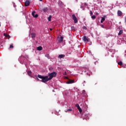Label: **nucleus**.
<instances>
[{"label":"nucleus","instance_id":"obj_1","mask_svg":"<svg viewBox=\"0 0 126 126\" xmlns=\"http://www.w3.org/2000/svg\"><path fill=\"white\" fill-rule=\"evenodd\" d=\"M37 77H38V78H40V79H41V80H40V81L41 82H43V83L48 82V81H50V80H49V76H43L41 75H38Z\"/></svg>","mask_w":126,"mask_h":126},{"label":"nucleus","instance_id":"obj_2","mask_svg":"<svg viewBox=\"0 0 126 126\" xmlns=\"http://www.w3.org/2000/svg\"><path fill=\"white\" fill-rule=\"evenodd\" d=\"M48 76L49 77V78H48V79L49 80H52V79H53V77H56V76H57V72H53L52 73H49L48 74Z\"/></svg>","mask_w":126,"mask_h":126},{"label":"nucleus","instance_id":"obj_3","mask_svg":"<svg viewBox=\"0 0 126 126\" xmlns=\"http://www.w3.org/2000/svg\"><path fill=\"white\" fill-rule=\"evenodd\" d=\"M72 18L74 20V22L75 23H77L78 22V21L77 20V18L75 16V15L73 14L72 15Z\"/></svg>","mask_w":126,"mask_h":126},{"label":"nucleus","instance_id":"obj_4","mask_svg":"<svg viewBox=\"0 0 126 126\" xmlns=\"http://www.w3.org/2000/svg\"><path fill=\"white\" fill-rule=\"evenodd\" d=\"M82 39L83 41L86 42V43H87V42H89V40H90V39L86 36H84Z\"/></svg>","mask_w":126,"mask_h":126},{"label":"nucleus","instance_id":"obj_5","mask_svg":"<svg viewBox=\"0 0 126 126\" xmlns=\"http://www.w3.org/2000/svg\"><path fill=\"white\" fill-rule=\"evenodd\" d=\"M35 13H36V12L35 11H33L32 13V14L33 16V17H35V18H37L38 17V14L35 15Z\"/></svg>","mask_w":126,"mask_h":126},{"label":"nucleus","instance_id":"obj_6","mask_svg":"<svg viewBox=\"0 0 126 126\" xmlns=\"http://www.w3.org/2000/svg\"><path fill=\"white\" fill-rule=\"evenodd\" d=\"M25 6H29L30 5V0H27L26 1L25 3Z\"/></svg>","mask_w":126,"mask_h":126},{"label":"nucleus","instance_id":"obj_7","mask_svg":"<svg viewBox=\"0 0 126 126\" xmlns=\"http://www.w3.org/2000/svg\"><path fill=\"white\" fill-rule=\"evenodd\" d=\"M71 83H74V81L73 80L69 79V81L67 82V84H71Z\"/></svg>","mask_w":126,"mask_h":126},{"label":"nucleus","instance_id":"obj_8","mask_svg":"<svg viewBox=\"0 0 126 126\" xmlns=\"http://www.w3.org/2000/svg\"><path fill=\"white\" fill-rule=\"evenodd\" d=\"M48 10H49V8L48 7H44L43 8V12H48Z\"/></svg>","mask_w":126,"mask_h":126},{"label":"nucleus","instance_id":"obj_9","mask_svg":"<svg viewBox=\"0 0 126 126\" xmlns=\"http://www.w3.org/2000/svg\"><path fill=\"white\" fill-rule=\"evenodd\" d=\"M117 14L118 16H122V15H123V12H122L121 10H118Z\"/></svg>","mask_w":126,"mask_h":126},{"label":"nucleus","instance_id":"obj_10","mask_svg":"<svg viewBox=\"0 0 126 126\" xmlns=\"http://www.w3.org/2000/svg\"><path fill=\"white\" fill-rule=\"evenodd\" d=\"M64 57H65V55L61 54L59 55L58 58H59V59H63V58H64Z\"/></svg>","mask_w":126,"mask_h":126},{"label":"nucleus","instance_id":"obj_11","mask_svg":"<svg viewBox=\"0 0 126 126\" xmlns=\"http://www.w3.org/2000/svg\"><path fill=\"white\" fill-rule=\"evenodd\" d=\"M106 18V16H104L103 17L101 18V20L100 21L101 23H103L104 21H105V19Z\"/></svg>","mask_w":126,"mask_h":126},{"label":"nucleus","instance_id":"obj_12","mask_svg":"<svg viewBox=\"0 0 126 126\" xmlns=\"http://www.w3.org/2000/svg\"><path fill=\"white\" fill-rule=\"evenodd\" d=\"M63 37L61 36V37H60V39L59 40V42L60 43H62V42H63Z\"/></svg>","mask_w":126,"mask_h":126},{"label":"nucleus","instance_id":"obj_13","mask_svg":"<svg viewBox=\"0 0 126 126\" xmlns=\"http://www.w3.org/2000/svg\"><path fill=\"white\" fill-rule=\"evenodd\" d=\"M37 51H42L43 50V47L42 46H39L37 48Z\"/></svg>","mask_w":126,"mask_h":126},{"label":"nucleus","instance_id":"obj_14","mask_svg":"<svg viewBox=\"0 0 126 126\" xmlns=\"http://www.w3.org/2000/svg\"><path fill=\"white\" fill-rule=\"evenodd\" d=\"M32 35V38H35L36 37V33L32 32L31 33Z\"/></svg>","mask_w":126,"mask_h":126},{"label":"nucleus","instance_id":"obj_15","mask_svg":"<svg viewBox=\"0 0 126 126\" xmlns=\"http://www.w3.org/2000/svg\"><path fill=\"white\" fill-rule=\"evenodd\" d=\"M28 74L29 75V76H31L32 72L31 71H28Z\"/></svg>","mask_w":126,"mask_h":126},{"label":"nucleus","instance_id":"obj_16","mask_svg":"<svg viewBox=\"0 0 126 126\" xmlns=\"http://www.w3.org/2000/svg\"><path fill=\"white\" fill-rule=\"evenodd\" d=\"M48 21H51V20H52V16L51 15L49 16V17L48 18Z\"/></svg>","mask_w":126,"mask_h":126},{"label":"nucleus","instance_id":"obj_17","mask_svg":"<svg viewBox=\"0 0 126 126\" xmlns=\"http://www.w3.org/2000/svg\"><path fill=\"white\" fill-rule=\"evenodd\" d=\"M123 30H121L119 31V32L118 33V35H122V34H123Z\"/></svg>","mask_w":126,"mask_h":126},{"label":"nucleus","instance_id":"obj_18","mask_svg":"<svg viewBox=\"0 0 126 126\" xmlns=\"http://www.w3.org/2000/svg\"><path fill=\"white\" fill-rule=\"evenodd\" d=\"M118 64H119V65H123V62L122 61L118 62Z\"/></svg>","mask_w":126,"mask_h":126},{"label":"nucleus","instance_id":"obj_19","mask_svg":"<svg viewBox=\"0 0 126 126\" xmlns=\"http://www.w3.org/2000/svg\"><path fill=\"white\" fill-rule=\"evenodd\" d=\"M75 106H76V107L78 109H79V108H80V106L78 104H76L75 105Z\"/></svg>","mask_w":126,"mask_h":126},{"label":"nucleus","instance_id":"obj_20","mask_svg":"<svg viewBox=\"0 0 126 126\" xmlns=\"http://www.w3.org/2000/svg\"><path fill=\"white\" fill-rule=\"evenodd\" d=\"M80 113H82V109H81V108L80 107V108L78 109Z\"/></svg>","mask_w":126,"mask_h":126},{"label":"nucleus","instance_id":"obj_21","mask_svg":"<svg viewBox=\"0 0 126 126\" xmlns=\"http://www.w3.org/2000/svg\"><path fill=\"white\" fill-rule=\"evenodd\" d=\"M92 19H95V18H96V16L95 15L92 16Z\"/></svg>","mask_w":126,"mask_h":126},{"label":"nucleus","instance_id":"obj_22","mask_svg":"<svg viewBox=\"0 0 126 126\" xmlns=\"http://www.w3.org/2000/svg\"><path fill=\"white\" fill-rule=\"evenodd\" d=\"M71 28L72 30H75V27L74 26H72Z\"/></svg>","mask_w":126,"mask_h":126},{"label":"nucleus","instance_id":"obj_23","mask_svg":"<svg viewBox=\"0 0 126 126\" xmlns=\"http://www.w3.org/2000/svg\"><path fill=\"white\" fill-rule=\"evenodd\" d=\"M13 48H14V47H13V45L12 44L10 45L9 49H12Z\"/></svg>","mask_w":126,"mask_h":126},{"label":"nucleus","instance_id":"obj_24","mask_svg":"<svg viewBox=\"0 0 126 126\" xmlns=\"http://www.w3.org/2000/svg\"><path fill=\"white\" fill-rule=\"evenodd\" d=\"M45 57H46V58H47L48 59H50V56H49L48 54H46V55H45Z\"/></svg>","mask_w":126,"mask_h":126},{"label":"nucleus","instance_id":"obj_25","mask_svg":"<svg viewBox=\"0 0 126 126\" xmlns=\"http://www.w3.org/2000/svg\"><path fill=\"white\" fill-rule=\"evenodd\" d=\"M67 112H71V111H72V109H67Z\"/></svg>","mask_w":126,"mask_h":126},{"label":"nucleus","instance_id":"obj_26","mask_svg":"<svg viewBox=\"0 0 126 126\" xmlns=\"http://www.w3.org/2000/svg\"><path fill=\"white\" fill-rule=\"evenodd\" d=\"M83 29H85V30H86L87 29V28H86V27H85V26H83Z\"/></svg>","mask_w":126,"mask_h":126},{"label":"nucleus","instance_id":"obj_27","mask_svg":"<svg viewBox=\"0 0 126 126\" xmlns=\"http://www.w3.org/2000/svg\"><path fill=\"white\" fill-rule=\"evenodd\" d=\"M90 15H93V12H92V11H90Z\"/></svg>","mask_w":126,"mask_h":126},{"label":"nucleus","instance_id":"obj_28","mask_svg":"<svg viewBox=\"0 0 126 126\" xmlns=\"http://www.w3.org/2000/svg\"><path fill=\"white\" fill-rule=\"evenodd\" d=\"M64 74L65 75H66V71H65V72H64Z\"/></svg>","mask_w":126,"mask_h":126},{"label":"nucleus","instance_id":"obj_29","mask_svg":"<svg viewBox=\"0 0 126 126\" xmlns=\"http://www.w3.org/2000/svg\"><path fill=\"white\" fill-rule=\"evenodd\" d=\"M65 78H66V79H68V77H65Z\"/></svg>","mask_w":126,"mask_h":126},{"label":"nucleus","instance_id":"obj_30","mask_svg":"<svg viewBox=\"0 0 126 126\" xmlns=\"http://www.w3.org/2000/svg\"><path fill=\"white\" fill-rule=\"evenodd\" d=\"M84 5H87L86 3H84Z\"/></svg>","mask_w":126,"mask_h":126},{"label":"nucleus","instance_id":"obj_31","mask_svg":"<svg viewBox=\"0 0 126 126\" xmlns=\"http://www.w3.org/2000/svg\"><path fill=\"white\" fill-rule=\"evenodd\" d=\"M50 31H52V30H53V29L52 28H50Z\"/></svg>","mask_w":126,"mask_h":126},{"label":"nucleus","instance_id":"obj_32","mask_svg":"<svg viewBox=\"0 0 126 126\" xmlns=\"http://www.w3.org/2000/svg\"><path fill=\"white\" fill-rule=\"evenodd\" d=\"M39 1H43V0H39Z\"/></svg>","mask_w":126,"mask_h":126},{"label":"nucleus","instance_id":"obj_33","mask_svg":"<svg viewBox=\"0 0 126 126\" xmlns=\"http://www.w3.org/2000/svg\"><path fill=\"white\" fill-rule=\"evenodd\" d=\"M37 80H39L38 78H37Z\"/></svg>","mask_w":126,"mask_h":126}]
</instances>
